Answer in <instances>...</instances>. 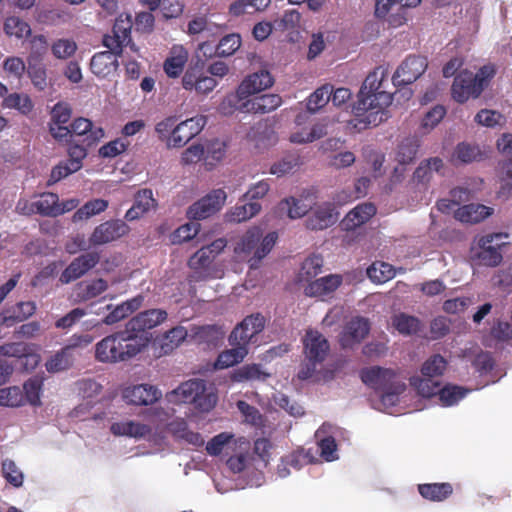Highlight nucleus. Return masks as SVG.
Masks as SVG:
<instances>
[{
	"label": "nucleus",
	"mask_w": 512,
	"mask_h": 512,
	"mask_svg": "<svg viewBox=\"0 0 512 512\" xmlns=\"http://www.w3.org/2000/svg\"><path fill=\"white\" fill-rule=\"evenodd\" d=\"M274 83V79L267 70H260L245 77L236 90V97L239 100L259 93L270 88Z\"/></svg>",
	"instance_id": "obj_18"
},
{
	"label": "nucleus",
	"mask_w": 512,
	"mask_h": 512,
	"mask_svg": "<svg viewBox=\"0 0 512 512\" xmlns=\"http://www.w3.org/2000/svg\"><path fill=\"white\" fill-rule=\"evenodd\" d=\"M339 213L333 203L325 202L317 206L306 218L305 226L309 230H324L334 225Z\"/></svg>",
	"instance_id": "obj_19"
},
{
	"label": "nucleus",
	"mask_w": 512,
	"mask_h": 512,
	"mask_svg": "<svg viewBox=\"0 0 512 512\" xmlns=\"http://www.w3.org/2000/svg\"><path fill=\"white\" fill-rule=\"evenodd\" d=\"M234 435L228 432H222L215 435L206 445V451L211 456H218L223 451Z\"/></svg>",
	"instance_id": "obj_60"
},
{
	"label": "nucleus",
	"mask_w": 512,
	"mask_h": 512,
	"mask_svg": "<svg viewBox=\"0 0 512 512\" xmlns=\"http://www.w3.org/2000/svg\"><path fill=\"white\" fill-rule=\"evenodd\" d=\"M36 309V304L33 301H20L14 305L7 306L0 312V326L9 328L23 322L34 315Z\"/></svg>",
	"instance_id": "obj_22"
},
{
	"label": "nucleus",
	"mask_w": 512,
	"mask_h": 512,
	"mask_svg": "<svg viewBox=\"0 0 512 512\" xmlns=\"http://www.w3.org/2000/svg\"><path fill=\"white\" fill-rule=\"evenodd\" d=\"M419 494L428 501L442 502L448 499L453 494V486L448 482L441 483H423L419 484Z\"/></svg>",
	"instance_id": "obj_30"
},
{
	"label": "nucleus",
	"mask_w": 512,
	"mask_h": 512,
	"mask_svg": "<svg viewBox=\"0 0 512 512\" xmlns=\"http://www.w3.org/2000/svg\"><path fill=\"white\" fill-rule=\"evenodd\" d=\"M447 368L446 359L440 354H435L429 357L421 367V373L425 377H438L443 375Z\"/></svg>",
	"instance_id": "obj_48"
},
{
	"label": "nucleus",
	"mask_w": 512,
	"mask_h": 512,
	"mask_svg": "<svg viewBox=\"0 0 512 512\" xmlns=\"http://www.w3.org/2000/svg\"><path fill=\"white\" fill-rule=\"evenodd\" d=\"M133 26L132 18L129 14H120L113 25L111 34H105L102 44L108 51L95 53L90 61L91 72L99 78H105L116 72L118 68V57L122 55L123 48L134 44L131 38V29Z\"/></svg>",
	"instance_id": "obj_2"
},
{
	"label": "nucleus",
	"mask_w": 512,
	"mask_h": 512,
	"mask_svg": "<svg viewBox=\"0 0 512 512\" xmlns=\"http://www.w3.org/2000/svg\"><path fill=\"white\" fill-rule=\"evenodd\" d=\"M454 156L462 163H471L480 160L482 154L478 146L462 142L457 145Z\"/></svg>",
	"instance_id": "obj_55"
},
{
	"label": "nucleus",
	"mask_w": 512,
	"mask_h": 512,
	"mask_svg": "<svg viewBox=\"0 0 512 512\" xmlns=\"http://www.w3.org/2000/svg\"><path fill=\"white\" fill-rule=\"evenodd\" d=\"M388 69L379 66L365 78L353 107V127L364 130L376 127L389 118L387 108L393 101V93L386 90L389 84Z\"/></svg>",
	"instance_id": "obj_1"
},
{
	"label": "nucleus",
	"mask_w": 512,
	"mask_h": 512,
	"mask_svg": "<svg viewBox=\"0 0 512 512\" xmlns=\"http://www.w3.org/2000/svg\"><path fill=\"white\" fill-rule=\"evenodd\" d=\"M265 327V318L257 313L245 317L230 333L228 341L230 345H237L248 349L253 338Z\"/></svg>",
	"instance_id": "obj_10"
},
{
	"label": "nucleus",
	"mask_w": 512,
	"mask_h": 512,
	"mask_svg": "<svg viewBox=\"0 0 512 512\" xmlns=\"http://www.w3.org/2000/svg\"><path fill=\"white\" fill-rule=\"evenodd\" d=\"M58 195L52 192L40 194L39 198L34 201V208L37 214L47 217H57L59 212L56 211Z\"/></svg>",
	"instance_id": "obj_37"
},
{
	"label": "nucleus",
	"mask_w": 512,
	"mask_h": 512,
	"mask_svg": "<svg viewBox=\"0 0 512 512\" xmlns=\"http://www.w3.org/2000/svg\"><path fill=\"white\" fill-rule=\"evenodd\" d=\"M427 58L420 55H409L397 68L392 76L395 87L415 82L427 69Z\"/></svg>",
	"instance_id": "obj_13"
},
{
	"label": "nucleus",
	"mask_w": 512,
	"mask_h": 512,
	"mask_svg": "<svg viewBox=\"0 0 512 512\" xmlns=\"http://www.w3.org/2000/svg\"><path fill=\"white\" fill-rule=\"evenodd\" d=\"M227 195L223 189H214L187 210V217L192 220L206 219L217 213L225 204Z\"/></svg>",
	"instance_id": "obj_12"
},
{
	"label": "nucleus",
	"mask_w": 512,
	"mask_h": 512,
	"mask_svg": "<svg viewBox=\"0 0 512 512\" xmlns=\"http://www.w3.org/2000/svg\"><path fill=\"white\" fill-rule=\"evenodd\" d=\"M167 318V312L162 309H149L138 313L136 316L131 318L127 323L126 327L132 334L137 336L145 337L147 339V345L150 342V337L147 330H150Z\"/></svg>",
	"instance_id": "obj_14"
},
{
	"label": "nucleus",
	"mask_w": 512,
	"mask_h": 512,
	"mask_svg": "<svg viewBox=\"0 0 512 512\" xmlns=\"http://www.w3.org/2000/svg\"><path fill=\"white\" fill-rule=\"evenodd\" d=\"M110 431L115 436H128L135 439L146 438L152 433V428L133 420L115 422L111 425Z\"/></svg>",
	"instance_id": "obj_27"
},
{
	"label": "nucleus",
	"mask_w": 512,
	"mask_h": 512,
	"mask_svg": "<svg viewBox=\"0 0 512 512\" xmlns=\"http://www.w3.org/2000/svg\"><path fill=\"white\" fill-rule=\"evenodd\" d=\"M241 46V37L239 34L232 33L221 38L216 46L218 57H228L233 55Z\"/></svg>",
	"instance_id": "obj_53"
},
{
	"label": "nucleus",
	"mask_w": 512,
	"mask_h": 512,
	"mask_svg": "<svg viewBox=\"0 0 512 512\" xmlns=\"http://www.w3.org/2000/svg\"><path fill=\"white\" fill-rule=\"evenodd\" d=\"M282 103L278 94H263L248 100L243 104L247 112L265 114L277 109Z\"/></svg>",
	"instance_id": "obj_31"
},
{
	"label": "nucleus",
	"mask_w": 512,
	"mask_h": 512,
	"mask_svg": "<svg viewBox=\"0 0 512 512\" xmlns=\"http://www.w3.org/2000/svg\"><path fill=\"white\" fill-rule=\"evenodd\" d=\"M3 107L18 110L21 114L27 115L33 109L30 97L24 93H11L3 100Z\"/></svg>",
	"instance_id": "obj_44"
},
{
	"label": "nucleus",
	"mask_w": 512,
	"mask_h": 512,
	"mask_svg": "<svg viewBox=\"0 0 512 512\" xmlns=\"http://www.w3.org/2000/svg\"><path fill=\"white\" fill-rule=\"evenodd\" d=\"M410 385L414 387L418 394L425 398H430L438 394L440 383L434 381L431 377H412Z\"/></svg>",
	"instance_id": "obj_46"
},
{
	"label": "nucleus",
	"mask_w": 512,
	"mask_h": 512,
	"mask_svg": "<svg viewBox=\"0 0 512 512\" xmlns=\"http://www.w3.org/2000/svg\"><path fill=\"white\" fill-rule=\"evenodd\" d=\"M508 233H491L479 238L478 246L479 251L476 258L481 264L488 267H496L502 262V254L500 248L504 246L505 242H500L503 238H508Z\"/></svg>",
	"instance_id": "obj_11"
},
{
	"label": "nucleus",
	"mask_w": 512,
	"mask_h": 512,
	"mask_svg": "<svg viewBox=\"0 0 512 512\" xmlns=\"http://www.w3.org/2000/svg\"><path fill=\"white\" fill-rule=\"evenodd\" d=\"M42 379L33 377L24 383V391L29 403L33 406L40 405V392L42 388Z\"/></svg>",
	"instance_id": "obj_62"
},
{
	"label": "nucleus",
	"mask_w": 512,
	"mask_h": 512,
	"mask_svg": "<svg viewBox=\"0 0 512 512\" xmlns=\"http://www.w3.org/2000/svg\"><path fill=\"white\" fill-rule=\"evenodd\" d=\"M268 374H265L261 370V366L259 364H247L244 365L231 373V380L233 382H245L251 380H259L267 377Z\"/></svg>",
	"instance_id": "obj_43"
},
{
	"label": "nucleus",
	"mask_w": 512,
	"mask_h": 512,
	"mask_svg": "<svg viewBox=\"0 0 512 512\" xmlns=\"http://www.w3.org/2000/svg\"><path fill=\"white\" fill-rule=\"evenodd\" d=\"M72 116V108L66 102H58L51 110V121L54 124H66Z\"/></svg>",
	"instance_id": "obj_63"
},
{
	"label": "nucleus",
	"mask_w": 512,
	"mask_h": 512,
	"mask_svg": "<svg viewBox=\"0 0 512 512\" xmlns=\"http://www.w3.org/2000/svg\"><path fill=\"white\" fill-rule=\"evenodd\" d=\"M186 337L187 330L184 327H174L166 332L162 348L165 349V352L172 350L179 346L180 343L186 339Z\"/></svg>",
	"instance_id": "obj_59"
},
{
	"label": "nucleus",
	"mask_w": 512,
	"mask_h": 512,
	"mask_svg": "<svg viewBox=\"0 0 512 512\" xmlns=\"http://www.w3.org/2000/svg\"><path fill=\"white\" fill-rule=\"evenodd\" d=\"M165 398L174 405L192 404L200 412H209L215 407L218 394L213 385H208L203 379L193 378L166 393Z\"/></svg>",
	"instance_id": "obj_5"
},
{
	"label": "nucleus",
	"mask_w": 512,
	"mask_h": 512,
	"mask_svg": "<svg viewBox=\"0 0 512 512\" xmlns=\"http://www.w3.org/2000/svg\"><path fill=\"white\" fill-rule=\"evenodd\" d=\"M67 145L69 159L66 161L73 165V168H75L78 171L82 168V161L83 159L86 158L87 148H89L90 146H86L84 142L78 144L75 140H72L70 143H67Z\"/></svg>",
	"instance_id": "obj_54"
},
{
	"label": "nucleus",
	"mask_w": 512,
	"mask_h": 512,
	"mask_svg": "<svg viewBox=\"0 0 512 512\" xmlns=\"http://www.w3.org/2000/svg\"><path fill=\"white\" fill-rule=\"evenodd\" d=\"M189 53L182 45H173L163 63V70L170 78L179 77L188 61Z\"/></svg>",
	"instance_id": "obj_25"
},
{
	"label": "nucleus",
	"mask_w": 512,
	"mask_h": 512,
	"mask_svg": "<svg viewBox=\"0 0 512 512\" xmlns=\"http://www.w3.org/2000/svg\"><path fill=\"white\" fill-rule=\"evenodd\" d=\"M4 31L8 36H15L19 39L31 34L29 24L16 16H10L5 19Z\"/></svg>",
	"instance_id": "obj_50"
},
{
	"label": "nucleus",
	"mask_w": 512,
	"mask_h": 512,
	"mask_svg": "<svg viewBox=\"0 0 512 512\" xmlns=\"http://www.w3.org/2000/svg\"><path fill=\"white\" fill-rule=\"evenodd\" d=\"M277 239L276 232H270L263 237L261 228L252 227L240 237L234 252L241 260L247 261L251 269H256L270 253Z\"/></svg>",
	"instance_id": "obj_6"
},
{
	"label": "nucleus",
	"mask_w": 512,
	"mask_h": 512,
	"mask_svg": "<svg viewBox=\"0 0 512 512\" xmlns=\"http://www.w3.org/2000/svg\"><path fill=\"white\" fill-rule=\"evenodd\" d=\"M333 86L325 84L316 89L307 99L306 108L309 112L315 113L324 107L331 98Z\"/></svg>",
	"instance_id": "obj_39"
},
{
	"label": "nucleus",
	"mask_w": 512,
	"mask_h": 512,
	"mask_svg": "<svg viewBox=\"0 0 512 512\" xmlns=\"http://www.w3.org/2000/svg\"><path fill=\"white\" fill-rule=\"evenodd\" d=\"M214 258L208 248L202 247L190 257L188 266L193 270L206 269Z\"/></svg>",
	"instance_id": "obj_58"
},
{
	"label": "nucleus",
	"mask_w": 512,
	"mask_h": 512,
	"mask_svg": "<svg viewBox=\"0 0 512 512\" xmlns=\"http://www.w3.org/2000/svg\"><path fill=\"white\" fill-rule=\"evenodd\" d=\"M360 378L365 385L381 393V401L384 404L394 405L398 396L406 389L405 383L398 380L397 372L391 368H363L360 371Z\"/></svg>",
	"instance_id": "obj_7"
},
{
	"label": "nucleus",
	"mask_w": 512,
	"mask_h": 512,
	"mask_svg": "<svg viewBox=\"0 0 512 512\" xmlns=\"http://www.w3.org/2000/svg\"><path fill=\"white\" fill-rule=\"evenodd\" d=\"M493 208L483 204H467L455 211V218L463 223H479L492 215Z\"/></svg>",
	"instance_id": "obj_28"
},
{
	"label": "nucleus",
	"mask_w": 512,
	"mask_h": 512,
	"mask_svg": "<svg viewBox=\"0 0 512 512\" xmlns=\"http://www.w3.org/2000/svg\"><path fill=\"white\" fill-rule=\"evenodd\" d=\"M206 124L203 116L189 118L177 124L168 138L169 147L180 148L185 146L192 138L198 135Z\"/></svg>",
	"instance_id": "obj_15"
},
{
	"label": "nucleus",
	"mask_w": 512,
	"mask_h": 512,
	"mask_svg": "<svg viewBox=\"0 0 512 512\" xmlns=\"http://www.w3.org/2000/svg\"><path fill=\"white\" fill-rule=\"evenodd\" d=\"M376 212L377 209L372 203L365 202L358 204L342 219L340 223L341 229L346 232L354 231L356 228L367 223Z\"/></svg>",
	"instance_id": "obj_23"
},
{
	"label": "nucleus",
	"mask_w": 512,
	"mask_h": 512,
	"mask_svg": "<svg viewBox=\"0 0 512 512\" xmlns=\"http://www.w3.org/2000/svg\"><path fill=\"white\" fill-rule=\"evenodd\" d=\"M73 364V355L69 347H63L53 355L45 364L48 372L56 373L70 368Z\"/></svg>",
	"instance_id": "obj_41"
},
{
	"label": "nucleus",
	"mask_w": 512,
	"mask_h": 512,
	"mask_svg": "<svg viewBox=\"0 0 512 512\" xmlns=\"http://www.w3.org/2000/svg\"><path fill=\"white\" fill-rule=\"evenodd\" d=\"M260 210L261 205L258 202H247L241 205H236L226 214V220L231 223L247 221L257 215Z\"/></svg>",
	"instance_id": "obj_35"
},
{
	"label": "nucleus",
	"mask_w": 512,
	"mask_h": 512,
	"mask_svg": "<svg viewBox=\"0 0 512 512\" xmlns=\"http://www.w3.org/2000/svg\"><path fill=\"white\" fill-rule=\"evenodd\" d=\"M231 346V349L224 350L218 355L214 363L215 369L220 370L232 367L240 363L247 356L248 349L245 347Z\"/></svg>",
	"instance_id": "obj_34"
},
{
	"label": "nucleus",
	"mask_w": 512,
	"mask_h": 512,
	"mask_svg": "<svg viewBox=\"0 0 512 512\" xmlns=\"http://www.w3.org/2000/svg\"><path fill=\"white\" fill-rule=\"evenodd\" d=\"M27 73L33 85L39 90H44L47 86L46 68L42 63L29 62Z\"/></svg>",
	"instance_id": "obj_57"
},
{
	"label": "nucleus",
	"mask_w": 512,
	"mask_h": 512,
	"mask_svg": "<svg viewBox=\"0 0 512 512\" xmlns=\"http://www.w3.org/2000/svg\"><path fill=\"white\" fill-rule=\"evenodd\" d=\"M77 48L73 39L60 38L53 42L51 51L55 58L66 60L75 54Z\"/></svg>",
	"instance_id": "obj_52"
},
{
	"label": "nucleus",
	"mask_w": 512,
	"mask_h": 512,
	"mask_svg": "<svg viewBox=\"0 0 512 512\" xmlns=\"http://www.w3.org/2000/svg\"><path fill=\"white\" fill-rule=\"evenodd\" d=\"M495 74L496 69L493 64L482 66L476 74L468 70L461 71L454 78L451 87L453 99L458 103H464L469 98H478Z\"/></svg>",
	"instance_id": "obj_8"
},
{
	"label": "nucleus",
	"mask_w": 512,
	"mask_h": 512,
	"mask_svg": "<svg viewBox=\"0 0 512 512\" xmlns=\"http://www.w3.org/2000/svg\"><path fill=\"white\" fill-rule=\"evenodd\" d=\"M419 144L416 139L406 138L398 146L396 159L402 164H410L416 158Z\"/></svg>",
	"instance_id": "obj_49"
},
{
	"label": "nucleus",
	"mask_w": 512,
	"mask_h": 512,
	"mask_svg": "<svg viewBox=\"0 0 512 512\" xmlns=\"http://www.w3.org/2000/svg\"><path fill=\"white\" fill-rule=\"evenodd\" d=\"M146 347L147 339L132 334L125 326V329L104 337L96 344L95 358L102 363L124 362L138 355Z\"/></svg>",
	"instance_id": "obj_3"
},
{
	"label": "nucleus",
	"mask_w": 512,
	"mask_h": 512,
	"mask_svg": "<svg viewBox=\"0 0 512 512\" xmlns=\"http://www.w3.org/2000/svg\"><path fill=\"white\" fill-rule=\"evenodd\" d=\"M143 300L144 298L142 295H137L136 297L122 302L105 316L103 323L106 325H113L125 319L141 307Z\"/></svg>",
	"instance_id": "obj_32"
},
{
	"label": "nucleus",
	"mask_w": 512,
	"mask_h": 512,
	"mask_svg": "<svg viewBox=\"0 0 512 512\" xmlns=\"http://www.w3.org/2000/svg\"><path fill=\"white\" fill-rule=\"evenodd\" d=\"M304 360L298 371L300 380L312 382L328 381L333 378L332 371L318 369L330 351L328 340L317 330L308 329L302 339Z\"/></svg>",
	"instance_id": "obj_4"
},
{
	"label": "nucleus",
	"mask_w": 512,
	"mask_h": 512,
	"mask_svg": "<svg viewBox=\"0 0 512 512\" xmlns=\"http://www.w3.org/2000/svg\"><path fill=\"white\" fill-rule=\"evenodd\" d=\"M195 338L208 346H217L224 338V332L217 325H205L197 328Z\"/></svg>",
	"instance_id": "obj_45"
},
{
	"label": "nucleus",
	"mask_w": 512,
	"mask_h": 512,
	"mask_svg": "<svg viewBox=\"0 0 512 512\" xmlns=\"http://www.w3.org/2000/svg\"><path fill=\"white\" fill-rule=\"evenodd\" d=\"M421 0H375V16L389 27L398 28L408 21L407 8H415Z\"/></svg>",
	"instance_id": "obj_9"
},
{
	"label": "nucleus",
	"mask_w": 512,
	"mask_h": 512,
	"mask_svg": "<svg viewBox=\"0 0 512 512\" xmlns=\"http://www.w3.org/2000/svg\"><path fill=\"white\" fill-rule=\"evenodd\" d=\"M70 126L73 139L82 137L86 146H93L104 137V130L94 127L92 121L84 117L75 118Z\"/></svg>",
	"instance_id": "obj_24"
},
{
	"label": "nucleus",
	"mask_w": 512,
	"mask_h": 512,
	"mask_svg": "<svg viewBox=\"0 0 512 512\" xmlns=\"http://www.w3.org/2000/svg\"><path fill=\"white\" fill-rule=\"evenodd\" d=\"M108 207V201L104 199H93L86 202L73 215V222L87 220L90 217L100 214Z\"/></svg>",
	"instance_id": "obj_40"
},
{
	"label": "nucleus",
	"mask_w": 512,
	"mask_h": 512,
	"mask_svg": "<svg viewBox=\"0 0 512 512\" xmlns=\"http://www.w3.org/2000/svg\"><path fill=\"white\" fill-rule=\"evenodd\" d=\"M370 323L364 317H354L346 323L340 334V345L343 348H351L360 343L369 333Z\"/></svg>",
	"instance_id": "obj_20"
},
{
	"label": "nucleus",
	"mask_w": 512,
	"mask_h": 512,
	"mask_svg": "<svg viewBox=\"0 0 512 512\" xmlns=\"http://www.w3.org/2000/svg\"><path fill=\"white\" fill-rule=\"evenodd\" d=\"M129 232V226L122 220H109L96 226L89 242L91 245H103L113 242Z\"/></svg>",
	"instance_id": "obj_17"
},
{
	"label": "nucleus",
	"mask_w": 512,
	"mask_h": 512,
	"mask_svg": "<svg viewBox=\"0 0 512 512\" xmlns=\"http://www.w3.org/2000/svg\"><path fill=\"white\" fill-rule=\"evenodd\" d=\"M504 119L503 115L494 110L482 109L476 116L475 121L486 127H495Z\"/></svg>",
	"instance_id": "obj_64"
},
{
	"label": "nucleus",
	"mask_w": 512,
	"mask_h": 512,
	"mask_svg": "<svg viewBox=\"0 0 512 512\" xmlns=\"http://www.w3.org/2000/svg\"><path fill=\"white\" fill-rule=\"evenodd\" d=\"M392 325L403 335H413L420 331L421 321L412 315L398 313L392 318Z\"/></svg>",
	"instance_id": "obj_36"
},
{
	"label": "nucleus",
	"mask_w": 512,
	"mask_h": 512,
	"mask_svg": "<svg viewBox=\"0 0 512 512\" xmlns=\"http://www.w3.org/2000/svg\"><path fill=\"white\" fill-rule=\"evenodd\" d=\"M123 397L130 404L148 406L157 402L162 397V393L154 385L139 384L127 387L123 391Z\"/></svg>",
	"instance_id": "obj_21"
},
{
	"label": "nucleus",
	"mask_w": 512,
	"mask_h": 512,
	"mask_svg": "<svg viewBox=\"0 0 512 512\" xmlns=\"http://www.w3.org/2000/svg\"><path fill=\"white\" fill-rule=\"evenodd\" d=\"M342 283L338 275H328L311 281L305 287V294L310 297H323L334 292Z\"/></svg>",
	"instance_id": "obj_29"
},
{
	"label": "nucleus",
	"mask_w": 512,
	"mask_h": 512,
	"mask_svg": "<svg viewBox=\"0 0 512 512\" xmlns=\"http://www.w3.org/2000/svg\"><path fill=\"white\" fill-rule=\"evenodd\" d=\"M155 205L156 200L153 197L152 190L148 188L141 189L135 194L134 204L126 212L125 219L127 221L137 220Z\"/></svg>",
	"instance_id": "obj_26"
},
{
	"label": "nucleus",
	"mask_w": 512,
	"mask_h": 512,
	"mask_svg": "<svg viewBox=\"0 0 512 512\" xmlns=\"http://www.w3.org/2000/svg\"><path fill=\"white\" fill-rule=\"evenodd\" d=\"M23 394L18 387L0 389V406L17 407L21 405Z\"/></svg>",
	"instance_id": "obj_61"
},
{
	"label": "nucleus",
	"mask_w": 512,
	"mask_h": 512,
	"mask_svg": "<svg viewBox=\"0 0 512 512\" xmlns=\"http://www.w3.org/2000/svg\"><path fill=\"white\" fill-rule=\"evenodd\" d=\"M108 289V282L103 278L83 281L77 284V297L80 301L96 298Z\"/></svg>",
	"instance_id": "obj_33"
},
{
	"label": "nucleus",
	"mask_w": 512,
	"mask_h": 512,
	"mask_svg": "<svg viewBox=\"0 0 512 512\" xmlns=\"http://www.w3.org/2000/svg\"><path fill=\"white\" fill-rule=\"evenodd\" d=\"M99 261L100 254L95 251L87 252L76 257L61 273L59 278L61 283L68 284L79 279L94 268Z\"/></svg>",
	"instance_id": "obj_16"
},
{
	"label": "nucleus",
	"mask_w": 512,
	"mask_h": 512,
	"mask_svg": "<svg viewBox=\"0 0 512 512\" xmlns=\"http://www.w3.org/2000/svg\"><path fill=\"white\" fill-rule=\"evenodd\" d=\"M468 392V389L461 386L447 384L439 389L437 395L443 406H452L462 400Z\"/></svg>",
	"instance_id": "obj_42"
},
{
	"label": "nucleus",
	"mask_w": 512,
	"mask_h": 512,
	"mask_svg": "<svg viewBox=\"0 0 512 512\" xmlns=\"http://www.w3.org/2000/svg\"><path fill=\"white\" fill-rule=\"evenodd\" d=\"M2 474L6 481L14 487L22 486L23 474L17 468L14 461L6 459L2 462Z\"/></svg>",
	"instance_id": "obj_56"
},
{
	"label": "nucleus",
	"mask_w": 512,
	"mask_h": 512,
	"mask_svg": "<svg viewBox=\"0 0 512 512\" xmlns=\"http://www.w3.org/2000/svg\"><path fill=\"white\" fill-rule=\"evenodd\" d=\"M326 135V128L324 125L316 124L309 130L302 129L301 131L294 132L290 135V141L292 143L304 144L310 143L315 140L321 139Z\"/></svg>",
	"instance_id": "obj_47"
},
{
	"label": "nucleus",
	"mask_w": 512,
	"mask_h": 512,
	"mask_svg": "<svg viewBox=\"0 0 512 512\" xmlns=\"http://www.w3.org/2000/svg\"><path fill=\"white\" fill-rule=\"evenodd\" d=\"M367 275L373 282L384 283L395 276V271L390 264L377 262L367 269Z\"/></svg>",
	"instance_id": "obj_51"
},
{
	"label": "nucleus",
	"mask_w": 512,
	"mask_h": 512,
	"mask_svg": "<svg viewBox=\"0 0 512 512\" xmlns=\"http://www.w3.org/2000/svg\"><path fill=\"white\" fill-rule=\"evenodd\" d=\"M310 208V204H306L302 199H296L294 197L286 198L278 205L279 211L286 212L291 219L305 216Z\"/></svg>",
	"instance_id": "obj_38"
}]
</instances>
